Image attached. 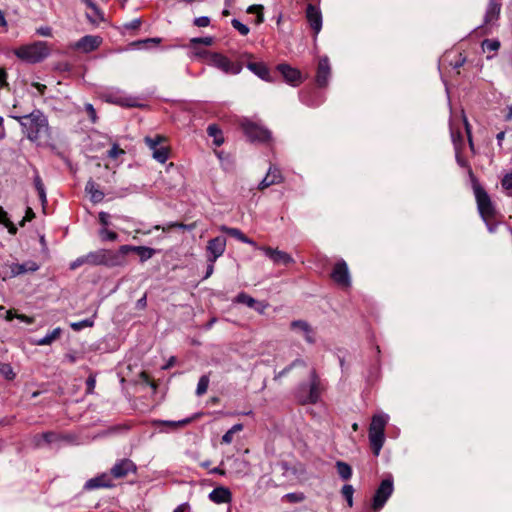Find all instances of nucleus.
<instances>
[{"label": "nucleus", "mask_w": 512, "mask_h": 512, "mask_svg": "<svg viewBox=\"0 0 512 512\" xmlns=\"http://www.w3.org/2000/svg\"><path fill=\"white\" fill-rule=\"evenodd\" d=\"M86 259H87V254L84 256L78 257L76 260L71 262L70 269L75 270L84 264H88V260H86Z\"/></svg>", "instance_id": "obj_52"}, {"label": "nucleus", "mask_w": 512, "mask_h": 512, "mask_svg": "<svg viewBox=\"0 0 512 512\" xmlns=\"http://www.w3.org/2000/svg\"><path fill=\"white\" fill-rule=\"evenodd\" d=\"M102 43V38L95 35H86L79 39L74 45L73 48L80 50L84 53H89L91 51L96 50L100 44Z\"/></svg>", "instance_id": "obj_16"}, {"label": "nucleus", "mask_w": 512, "mask_h": 512, "mask_svg": "<svg viewBox=\"0 0 512 512\" xmlns=\"http://www.w3.org/2000/svg\"><path fill=\"white\" fill-rule=\"evenodd\" d=\"M85 110L87 111L91 121L93 123H95L96 119H97V116H96V111H95L93 105L90 104V103L85 104Z\"/></svg>", "instance_id": "obj_57"}, {"label": "nucleus", "mask_w": 512, "mask_h": 512, "mask_svg": "<svg viewBox=\"0 0 512 512\" xmlns=\"http://www.w3.org/2000/svg\"><path fill=\"white\" fill-rule=\"evenodd\" d=\"M129 253V245H122L118 251L105 249V266L118 267L126 264V255Z\"/></svg>", "instance_id": "obj_12"}, {"label": "nucleus", "mask_w": 512, "mask_h": 512, "mask_svg": "<svg viewBox=\"0 0 512 512\" xmlns=\"http://www.w3.org/2000/svg\"><path fill=\"white\" fill-rule=\"evenodd\" d=\"M62 333V330L60 327H57L53 329L51 332H49L46 336L43 338H40L35 341V344L38 346H45L52 344L56 339L60 337Z\"/></svg>", "instance_id": "obj_33"}, {"label": "nucleus", "mask_w": 512, "mask_h": 512, "mask_svg": "<svg viewBox=\"0 0 512 512\" xmlns=\"http://www.w3.org/2000/svg\"><path fill=\"white\" fill-rule=\"evenodd\" d=\"M110 215L107 212H100L99 213V222L104 226H108L110 224Z\"/></svg>", "instance_id": "obj_62"}, {"label": "nucleus", "mask_w": 512, "mask_h": 512, "mask_svg": "<svg viewBox=\"0 0 512 512\" xmlns=\"http://www.w3.org/2000/svg\"><path fill=\"white\" fill-rule=\"evenodd\" d=\"M247 68L265 81H270V73L267 66L262 62H248Z\"/></svg>", "instance_id": "obj_25"}, {"label": "nucleus", "mask_w": 512, "mask_h": 512, "mask_svg": "<svg viewBox=\"0 0 512 512\" xmlns=\"http://www.w3.org/2000/svg\"><path fill=\"white\" fill-rule=\"evenodd\" d=\"M9 117L18 121L22 128V133L31 142H37L48 131L47 117L39 109H35L25 115L9 114Z\"/></svg>", "instance_id": "obj_1"}, {"label": "nucleus", "mask_w": 512, "mask_h": 512, "mask_svg": "<svg viewBox=\"0 0 512 512\" xmlns=\"http://www.w3.org/2000/svg\"><path fill=\"white\" fill-rule=\"evenodd\" d=\"M282 180H283V178H282V175H281L279 169L276 168L275 166H270L266 176L259 183L258 188L260 190H264L273 184L281 183Z\"/></svg>", "instance_id": "obj_22"}, {"label": "nucleus", "mask_w": 512, "mask_h": 512, "mask_svg": "<svg viewBox=\"0 0 512 512\" xmlns=\"http://www.w3.org/2000/svg\"><path fill=\"white\" fill-rule=\"evenodd\" d=\"M165 141L166 138L161 135H156L154 137L147 136L144 138L145 144L152 151V157L160 163H165L169 157L168 148L162 145Z\"/></svg>", "instance_id": "obj_9"}, {"label": "nucleus", "mask_w": 512, "mask_h": 512, "mask_svg": "<svg viewBox=\"0 0 512 512\" xmlns=\"http://www.w3.org/2000/svg\"><path fill=\"white\" fill-rule=\"evenodd\" d=\"M88 8H90L93 12L94 17L90 14H87V18L90 22L97 23L104 20L103 12L98 8V6L92 0H81Z\"/></svg>", "instance_id": "obj_29"}, {"label": "nucleus", "mask_w": 512, "mask_h": 512, "mask_svg": "<svg viewBox=\"0 0 512 512\" xmlns=\"http://www.w3.org/2000/svg\"><path fill=\"white\" fill-rule=\"evenodd\" d=\"M85 191L90 195V199L93 203H99L104 199V193L98 189L96 183L92 180L86 183Z\"/></svg>", "instance_id": "obj_28"}, {"label": "nucleus", "mask_w": 512, "mask_h": 512, "mask_svg": "<svg viewBox=\"0 0 512 512\" xmlns=\"http://www.w3.org/2000/svg\"><path fill=\"white\" fill-rule=\"evenodd\" d=\"M393 491V479L391 477H388L382 480L372 500V508L375 512L380 511L384 507V505L392 495Z\"/></svg>", "instance_id": "obj_8"}, {"label": "nucleus", "mask_w": 512, "mask_h": 512, "mask_svg": "<svg viewBox=\"0 0 512 512\" xmlns=\"http://www.w3.org/2000/svg\"><path fill=\"white\" fill-rule=\"evenodd\" d=\"M208 135L214 138V143L220 146L223 143L221 131L216 125H209L207 128Z\"/></svg>", "instance_id": "obj_40"}, {"label": "nucleus", "mask_w": 512, "mask_h": 512, "mask_svg": "<svg viewBox=\"0 0 512 512\" xmlns=\"http://www.w3.org/2000/svg\"><path fill=\"white\" fill-rule=\"evenodd\" d=\"M289 503H300L305 500V495L302 492L287 493L283 497Z\"/></svg>", "instance_id": "obj_45"}, {"label": "nucleus", "mask_w": 512, "mask_h": 512, "mask_svg": "<svg viewBox=\"0 0 512 512\" xmlns=\"http://www.w3.org/2000/svg\"><path fill=\"white\" fill-rule=\"evenodd\" d=\"M331 277L335 283L341 287H349L351 284V278L348 270V266L344 260L337 262L331 273Z\"/></svg>", "instance_id": "obj_13"}, {"label": "nucleus", "mask_w": 512, "mask_h": 512, "mask_svg": "<svg viewBox=\"0 0 512 512\" xmlns=\"http://www.w3.org/2000/svg\"><path fill=\"white\" fill-rule=\"evenodd\" d=\"M169 227H178V228H181V229L193 230L196 227V223L183 224V223H177L176 222V223L170 224Z\"/></svg>", "instance_id": "obj_63"}, {"label": "nucleus", "mask_w": 512, "mask_h": 512, "mask_svg": "<svg viewBox=\"0 0 512 512\" xmlns=\"http://www.w3.org/2000/svg\"><path fill=\"white\" fill-rule=\"evenodd\" d=\"M242 129L245 133V135L251 140V141H266L270 138L271 133L267 129L258 126L255 123H252L250 121H244L242 123Z\"/></svg>", "instance_id": "obj_11"}, {"label": "nucleus", "mask_w": 512, "mask_h": 512, "mask_svg": "<svg viewBox=\"0 0 512 512\" xmlns=\"http://www.w3.org/2000/svg\"><path fill=\"white\" fill-rule=\"evenodd\" d=\"M88 8H90L93 12L94 17L90 14H87V18L90 22L97 23L104 20L103 12L98 8V6L92 0H81Z\"/></svg>", "instance_id": "obj_31"}, {"label": "nucleus", "mask_w": 512, "mask_h": 512, "mask_svg": "<svg viewBox=\"0 0 512 512\" xmlns=\"http://www.w3.org/2000/svg\"><path fill=\"white\" fill-rule=\"evenodd\" d=\"M227 234L236 238L239 241H247V236H245L239 229L232 228V230H227Z\"/></svg>", "instance_id": "obj_53"}, {"label": "nucleus", "mask_w": 512, "mask_h": 512, "mask_svg": "<svg viewBox=\"0 0 512 512\" xmlns=\"http://www.w3.org/2000/svg\"><path fill=\"white\" fill-rule=\"evenodd\" d=\"M243 430V425L238 423L233 425L223 436L222 443L230 444L233 441L234 434Z\"/></svg>", "instance_id": "obj_37"}, {"label": "nucleus", "mask_w": 512, "mask_h": 512, "mask_svg": "<svg viewBox=\"0 0 512 512\" xmlns=\"http://www.w3.org/2000/svg\"><path fill=\"white\" fill-rule=\"evenodd\" d=\"M257 248L261 250L265 254V256H267L270 260H272L274 264L288 265L294 262L293 258L284 251L273 249L268 246H262Z\"/></svg>", "instance_id": "obj_15"}, {"label": "nucleus", "mask_w": 512, "mask_h": 512, "mask_svg": "<svg viewBox=\"0 0 512 512\" xmlns=\"http://www.w3.org/2000/svg\"><path fill=\"white\" fill-rule=\"evenodd\" d=\"M277 70L282 74L285 81L290 85L297 86L302 81L300 71L288 64H279L277 66Z\"/></svg>", "instance_id": "obj_18"}, {"label": "nucleus", "mask_w": 512, "mask_h": 512, "mask_svg": "<svg viewBox=\"0 0 512 512\" xmlns=\"http://www.w3.org/2000/svg\"><path fill=\"white\" fill-rule=\"evenodd\" d=\"M502 187L506 190L512 189V173L506 174L502 179Z\"/></svg>", "instance_id": "obj_55"}, {"label": "nucleus", "mask_w": 512, "mask_h": 512, "mask_svg": "<svg viewBox=\"0 0 512 512\" xmlns=\"http://www.w3.org/2000/svg\"><path fill=\"white\" fill-rule=\"evenodd\" d=\"M297 398L302 404H314L319 400L320 387L315 373H312L310 384H303L300 386Z\"/></svg>", "instance_id": "obj_7"}, {"label": "nucleus", "mask_w": 512, "mask_h": 512, "mask_svg": "<svg viewBox=\"0 0 512 512\" xmlns=\"http://www.w3.org/2000/svg\"><path fill=\"white\" fill-rule=\"evenodd\" d=\"M14 54L25 62L38 63L49 55V49L45 42L37 41L32 44L20 46L15 49Z\"/></svg>", "instance_id": "obj_3"}, {"label": "nucleus", "mask_w": 512, "mask_h": 512, "mask_svg": "<svg viewBox=\"0 0 512 512\" xmlns=\"http://www.w3.org/2000/svg\"><path fill=\"white\" fill-rule=\"evenodd\" d=\"M8 87L7 72L4 68H0V88Z\"/></svg>", "instance_id": "obj_61"}, {"label": "nucleus", "mask_w": 512, "mask_h": 512, "mask_svg": "<svg viewBox=\"0 0 512 512\" xmlns=\"http://www.w3.org/2000/svg\"><path fill=\"white\" fill-rule=\"evenodd\" d=\"M94 325V320L93 319H84V320H81V321H78V322H72L70 324V327L74 330V331H80L86 327H92Z\"/></svg>", "instance_id": "obj_46"}, {"label": "nucleus", "mask_w": 512, "mask_h": 512, "mask_svg": "<svg viewBox=\"0 0 512 512\" xmlns=\"http://www.w3.org/2000/svg\"><path fill=\"white\" fill-rule=\"evenodd\" d=\"M112 486L113 483L111 477L107 474H102L100 476L89 479L85 483L84 487L85 489L92 490L97 488H108Z\"/></svg>", "instance_id": "obj_24"}, {"label": "nucleus", "mask_w": 512, "mask_h": 512, "mask_svg": "<svg viewBox=\"0 0 512 512\" xmlns=\"http://www.w3.org/2000/svg\"><path fill=\"white\" fill-rule=\"evenodd\" d=\"M389 416L384 413L375 414L369 427V441L374 455L378 456L385 441L384 430Z\"/></svg>", "instance_id": "obj_2"}, {"label": "nucleus", "mask_w": 512, "mask_h": 512, "mask_svg": "<svg viewBox=\"0 0 512 512\" xmlns=\"http://www.w3.org/2000/svg\"><path fill=\"white\" fill-rule=\"evenodd\" d=\"M331 69L329 64V59L327 56L321 57L319 59L317 74H316V82L320 87H324L327 85L329 77H330Z\"/></svg>", "instance_id": "obj_19"}, {"label": "nucleus", "mask_w": 512, "mask_h": 512, "mask_svg": "<svg viewBox=\"0 0 512 512\" xmlns=\"http://www.w3.org/2000/svg\"><path fill=\"white\" fill-rule=\"evenodd\" d=\"M209 499L216 504L229 503L232 500V494L228 488L220 486L209 493Z\"/></svg>", "instance_id": "obj_23"}, {"label": "nucleus", "mask_w": 512, "mask_h": 512, "mask_svg": "<svg viewBox=\"0 0 512 512\" xmlns=\"http://www.w3.org/2000/svg\"><path fill=\"white\" fill-rule=\"evenodd\" d=\"M60 440V436L55 432H44L34 436L33 441L35 446L42 447L45 444H52Z\"/></svg>", "instance_id": "obj_26"}, {"label": "nucleus", "mask_w": 512, "mask_h": 512, "mask_svg": "<svg viewBox=\"0 0 512 512\" xmlns=\"http://www.w3.org/2000/svg\"><path fill=\"white\" fill-rule=\"evenodd\" d=\"M89 265H104L105 266V249H99L87 254Z\"/></svg>", "instance_id": "obj_34"}, {"label": "nucleus", "mask_w": 512, "mask_h": 512, "mask_svg": "<svg viewBox=\"0 0 512 512\" xmlns=\"http://www.w3.org/2000/svg\"><path fill=\"white\" fill-rule=\"evenodd\" d=\"M451 138H452V141H453V143L455 145V149H456V160H457V163L460 166H462V167H466L467 166V162L460 157L459 152H458V145H459L458 142L462 141L460 132H455L451 128Z\"/></svg>", "instance_id": "obj_36"}, {"label": "nucleus", "mask_w": 512, "mask_h": 512, "mask_svg": "<svg viewBox=\"0 0 512 512\" xmlns=\"http://www.w3.org/2000/svg\"><path fill=\"white\" fill-rule=\"evenodd\" d=\"M208 64L216 67L226 74L237 75L242 71V65L230 61L226 56L220 53H208Z\"/></svg>", "instance_id": "obj_6"}, {"label": "nucleus", "mask_w": 512, "mask_h": 512, "mask_svg": "<svg viewBox=\"0 0 512 512\" xmlns=\"http://www.w3.org/2000/svg\"><path fill=\"white\" fill-rule=\"evenodd\" d=\"M99 234L101 236V239L104 241H115L118 237L115 232L110 231L105 227L100 230Z\"/></svg>", "instance_id": "obj_49"}, {"label": "nucleus", "mask_w": 512, "mask_h": 512, "mask_svg": "<svg viewBox=\"0 0 512 512\" xmlns=\"http://www.w3.org/2000/svg\"><path fill=\"white\" fill-rule=\"evenodd\" d=\"M121 154H124V150L120 149L116 144H114L108 151V156L113 159L117 158Z\"/></svg>", "instance_id": "obj_54"}, {"label": "nucleus", "mask_w": 512, "mask_h": 512, "mask_svg": "<svg viewBox=\"0 0 512 512\" xmlns=\"http://www.w3.org/2000/svg\"><path fill=\"white\" fill-rule=\"evenodd\" d=\"M474 194L482 219L485 222L490 221L495 215V209L489 195L479 185H474Z\"/></svg>", "instance_id": "obj_5"}, {"label": "nucleus", "mask_w": 512, "mask_h": 512, "mask_svg": "<svg viewBox=\"0 0 512 512\" xmlns=\"http://www.w3.org/2000/svg\"><path fill=\"white\" fill-rule=\"evenodd\" d=\"M38 269L39 265L33 260H28L21 264L5 262L0 266V277L3 280H7L26 273L36 272Z\"/></svg>", "instance_id": "obj_4"}, {"label": "nucleus", "mask_w": 512, "mask_h": 512, "mask_svg": "<svg viewBox=\"0 0 512 512\" xmlns=\"http://www.w3.org/2000/svg\"><path fill=\"white\" fill-rule=\"evenodd\" d=\"M160 42H161L160 38H147L144 40L133 41L132 43H130L129 46L132 48H136V49H142V48H146V46L150 43L154 44V45H158Z\"/></svg>", "instance_id": "obj_39"}, {"label": "nucleus", "mask_w": 512, "mask_h": 512, "mask_svg": "<svg viewBox=\"0 0 512 512\" xmlns=\"http://www.w3.org/2000/svg\"><path fill=\"white\" fill-rule=\"evenodd\" d=\"M231 24L243 36H246L250 31L247 25L241 23L237 19H233Z\"/></svg>", "instance_id": "obj_48"}, {"label": "nucleus", "mask_w": 512, "mask_h": 512, "mask_svg": "<svg viewBox=\"0 0 512 512\" xmlns=\"http://www.w3.org/2000/svg\"><path fill=\"white\" fill-rule=\"evenodd\" d=\"M129 252H135L139 255L141 262H145L150 259L155 250L153 248L145 247V246H131L129 245Z\"/></svg>", "instance_id": "obj_32"}, {"label": "nucleus", "mask_w": 512, "mask_h": 512, "mask_svg": "<svg viewBox=\"0 0 512 512\" xmlns=\"http://www.w3.org/2000/svg\"><path fill=\"white\" fill-rule=\"evenodd\" d=\"M209 376L203 375L200 377L197 388H196V395L202 396L207 392L208 386H209Z\"/></svg>", "instance_id": "obj_41"}, {"label": "nucleus", "mask_w": 512, "mask_h": 512, "mask_svg": "<svg viewBox=\"0 0 512 512\" xmlns=\"http://www.w3.org/2000/svg\"><path fill=\"white\" fill-rule=\"evenodd\" d=\"M95 385H96V379L94 376H89L88 379L86 380V386H87V393L91 394L93 393V390L95 388Z\"/></svg>", "instance_id": "obj_59"}, {"label": "nucleus", "mask_w": 512, "mask_h": 512, "mask_svg": "<svg viewBox=\"0 0 512 512\" xmlns=\"http://www.w3.org/2000/svg\"><path fill=\"white\" fill-rule=\"evenodd\" d=\"M36 33L40 36L50 37L52 35V30L48 26H42L36 30Z\"/></svg>", "instance_id": "obj_60"}, {"label": "nucleus", "mask_w": 512, "mask_h": 512, "mask_svg": "<svg viewBox=\"0 0 512 512\" xmlns=\"http://www.w3.org/2000/svg\"><path fill=\"white\" fill-rule=\"evenodd\" d=\"M4 225L5 227L8 229V232L12 235L16 234L17 232V227L9 220L7 219L5 222H4Z\"/></svg>", "instance_id": "obj_64"}, {"label": "nucleus", "mask_w": 512, "mask_h": 512, "mask_svg": "<svg viewBox=\"0 0 512 512\" xmlns=\"http://www.w3.org/2000/svg\"><path fill=\"white\" fill-rule=\"evenodd\" d=\"M235 302L245 304L250 308L256 304V300L244 292H241L236 296Z\"/></svg>", "instance_id": "obj_44"}, {"label": "nucleus", "mask_w": 512, "mask_h": 512, "mask_svg": "<svg viewBox=\"0 0 512 512\" xmlns=\"http://www.w3.org/2000/svg\"><path fill=\"white\" fill-rule=\"evenodd\" d=\"M0 374L3 375L8 380H11L15 377L11 365L6 363L0 364Z\"/></svg>", "instance_id": "obj_47"}, {"label": "nucleus", "mask_w": 512, "mask_h": 512, "mask_svg": "<svg viewBox=\"0 0 512 512\" xmlns=\"http://www.w3.org/2000/svg\"><path fill=\"white\" fill-rule=\"evenodd\" d=\"M291 329L296 333L301 334L308 343L313 344L315 342L314 331L306 321H293L291 323Z\"/></svg>", "instance_id": "obj_20"}, {"label": "nucleus", "mask_w": 512, "mask_h": 512, "mask_svg": "<svg viewBox=\"0 0 512 512\" xmlns=\"http://www.w3.org/2000/svg\"><path fill=\"white\" fill-rule=\"evenodd\" d=\"M102 97L106 102L120 106L133 107L136 105L132 98L125 96L123 92L118 89L108 90L103 93Z\"/></svg>", "instance_id": "obj_14"}, {"label": "nucleus", "mask_w": 512, "mask_h": 512, "mask_svg": "<svg viewBox=\"0 0 512 512\" xmlns=\"http://www.w3.org/2000/svg\"><path fill=\"white\" fill-rule=\"evenodd\" d=\"M210 23V19L206 16L198 17L194 20V24L198 27H206Z\"/></svg>", "instance_id": "obj_58"}, {"label": "nucleus", "mask_w": 512, "mask_h": 512, "mask_svg": "<svg viewBox=\"0 0 512 512\" xmlns=\"http://www.w3.org/2000/svg\"><path fill=\"white\" fill-rule=\"evenodd\" d=\"M136 470L135 464L129 459H122L111 468V474L115 478L125 477L129 472Z\"/></svg>", "instance_id": "obj_21"}, {"label": "nucleus", "mask_w": 512, "mask_h": 512, "mask_svg": "<svg viewBox=\"0 0 512 512\" xmlns=\"http://www.w3.org/2000/svg\"><path fill=\"white\" fill-rule=\"evenodd\" d=\"M341 493H342L343 497L346 499L347 505L349 507H352L353 506V494H354L353 486L350 484H345L342 487Z\"/></svg>", "instance_id": "obj_43"}, {"label": "nucleus", "mask_w": 512, "mask_h": 512, "mask_svg": "<svg viewBox=\"0 0 512 512\" xmlns=\"http://www.w3.org/2000/svg\"><path fill=\"white\" fill-rule=\"evenodd\" d=\"M268 306H269L268 303L260 302V301L256 300V304L254 306H252L251 308H253L260 314H264L266 309L268 308Z\"/></svg>", "instance_id": "obj_56"}, {"label": "nucleus", "mask_w": 512, "mask_h": 512, "mask_svg": "<svg viewBox=\"0 0 512 512\" xmlns=\"http://www.w3.org/2000/svg\"><path fill=\"white\" fill-rule=\"evenodd\" d=\"M190 421H191V419L186 418V419L179 420V421L156 420L153 423H154V425H165V426H168V427L174 429V428L185 426V425L189 424Z\"/></svg>", "instance_id": "obj_38"}, {"label": "nucleus", "mask_w": 512, "mask_h": 512, "mask_svg": "<svg viewBox=\"0 0 512 512\" xmlns=\"http://www.w3.org/2000/svg\"><path fill=\"white\" fill-rule=\"evenodd\" d=\"M306 18L311 29L318 34L322 28V14L319 8L313 4H308L306 8Z\"/></svg>", "instance_id": "obj_17"}, {"label": "nucleus", "mask_w": 512, "mask_h": 512, "mask_svg": "<svg viewBox=\"0 0 512 512\" xmlns=\"http://www.w3.org/2000/svg\"><path fill=\"white\" fill-rule=\"evenodd\" d=\"M34 185H35V188L38 192V195H39V198L42 202V204L46 203L47 199H46V192H45V188H44V184L40 178L39 175H36L35 178H34Z\"/></svg>", "instance_id": "obj_42"}, {"label": "nucleus", "mask_w": 512, "mask_h": 512, "mask_svg": "<svg viewBox=\"0 0 512 512\" xmlns=\"http://www.w3.org/2000/svg\"><path fill=\"white\" fill-rule=\"evenodd\" d=\"M192 44H202L205 46H210L213 43L212 37H197L191 39Z\"/></svg>", "instance_id": "obj_51"}, {"label": "nucleus", "mask_w": 512, "mask_h": 512, "mask_svg": "<svg viewBox=\"0 0 512 512\" xmlns=\"http://www.w3.org/2000/svg\"><path fill=\"white\" fill-rule=\"evenodd\" d=\"M335 466L337 473L342 480L347 481L352 477V468L348 463L339 460L336 462Z\"/></svg>", "instance_id": "obj_35"}, {"label": "nucleus", "mask_w": 512, "mask_h": 512, "mask_svg": "<svg viewBox=\"0 0 512 512\" xmlns=\"http://www.w3.org/2000/svg\"><path fill=\"white\" fill-rule=\"evenodd\" d=\"M227 240L224 236H217L210 239L207 243V261L209 263H215L216 260L221 257L226 250Z\"/></svg>", "instance_id": "obj_10"}, {"label": "nucleus", "mask_w": 512, "mask_h": 512, "mask_svg": "<svg viewBox=\"0 0 512 512\" xmlns=\"http://www.w3.org/2000/svg\"><path fill=\"white\" fill-rule=\"evenodd\" d=\"M482 47L490 51H497L500 47V42L498 40L485 39L482 42Z\"/></svg>", "instance_id": "obj_50"}, {"label": "nucleus", "mask_w": 512, "mask_h": 512, "mask_svg": "<svg viewBox=\"0 0 512 512\" xmlns=\"http://www.w3.org/2000/svg\"><path fill=\"white\" fill-rule=\"evenodd\" d=\"M500 9V4L496 3L494 0H490L485 14V23L491 24L496 21L499 17Z\"/></svg>", "instance_id": "obj_27"}, {"label": "nucleus", "mask_w": 512, "mask_h": 512, "mask_svg": "<svg viewBox=\"0 0 512 512\" xmlns=\"http://www.w3.org/2000/svg\"><path fill=\"white\" fill-rule=\"evenodd\" d=\"M88 8H90L93 12L94 17L90 14H87V18L90 22L97 23L104 20L103 12L98 8V6L92 0H81Z\"/></svg>", "instance_id": "obj_30"}]
</instances>
